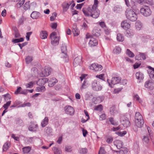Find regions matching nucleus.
I'll return each instance as SVG.
<instances>
[{"label":"nucleus","instance_id":"nucleus-1","mask_svg":"<svg viewBox=\"0 0 154 154\" xmlns=\"http://www.w3.org/2000/svg\"><path fill=\"white\" fill-rule=\"evenodd\" d=\"M91 8L90 7L87 8H83L82 10L83 13L86 16H91L94 18H97L100 14V11L98 10L95 11H91Z\"/></svg>","mask_w":154,"mask_h":154},{"label":"nucleus","instance_id":"nucleus-2","mask_svg":"<svg viewBox=\"0 0 154 154\" xmlns=\"http://www.w3.org/2000/svg\"><path fill=\"white\" fill-rule=\"evenodd\" d=\"M51 44L53 45H58L59 43L60 36L55 32H52L50 35Z\"/></svg>","mask_w":154,"mask_h":154},{"label":"nucleus","instance_id":"nucleus-3","mask_svg":"<svg viewBox=\"0 0 154 154\" xmlns=\"http://www.w3.org/2000/svg\"><path fill=\"white\" fill-rule=\"evenodd\" d=\"M126 16L128 19H137L138 14H136L131 10H127L125 11Z\"/></svg>","mask_w":154,"mask_h":154},{"label":"nucleus","instance_id":"nucleus-4","mask_svg":"<svg viewBox=\"0 0 154 154\" xmlns=\"http://www.w3.org/2000/svg\"><path fill=\"white\" fill-rule=\"evenodd\" d=\"M120 122L124 127L127 128L130 125V122L128 119L125 116H120Z\"/></svg>","mask_w":154,"mask_h":154},{"label":"nucleus","instance_id":"nucleus-5","mask_svg":"<svg viewBox=\"0 0 154 154\" xmlns=\"http://www.w3.org/2000/svg\"><path fill=\"white\" fill-rule=\"evenodd\" d=\"M140 12L144 16L148 17L151 15V11L148 6H144L140 9Z\"/></svg>","mask_w":154,"mask_h":154},{"label":"nucleus","instance_id":"nucleus-6","mask_svg":"<svg viewBox=\"0 0 154 154\" xmlns=\"http://www.w3.org/2000/svg\"><path fill=\"white\" fill-rule=\"evenodd\" d=\"M121 80V79L120 77H113L111 80L109 79H108L107 82L109 84V86L112 88L113 85L119 83L120 82Z\"/></svg>","mask_w":154,"mask_h":154},{"label":"nucleus","instance_id":"nucleus-7","mask_svg":"<svg viewBox=\"0 0 154 154\" xmlns=\"http://www.w3.org/2000/svg\"><path fill=\"white\" fill-rule=\"evenodd\" d=\"M89 69L96 71H98L101 70L103 69V67L100 65L94 63L91 65Z\"/></svg>","mask_w":154,"mask_h":154},{"label":"nucleus","instance_id":"nucleus-8","mask_svg":"<svg viewBox=\"0 0 154 154\" xmlns=\"http://www.w3.org/2000/svg\"><path fill=\"white\" fill-rule=\"evenodd\" d=\"M65 112L70 115H72L74 113L75 110L74 108L69 106H67L64 107Z\"/></svg>","mask_w":154,"mask_h":154},{"label":"nucleus","instance_id":"nucleus-9","mask_svg":"<svg viewBox=\"0 0 154 154\" xmlns=\"http://www.w3.org/2000/svg\"><path fill=\"white\" fill-rule=\"evenodd\" d=\"M52 70L49 67L45 66L43 71H42V74L40 75L42 76H48L51 72Z\"/></svg>","mask_w":154,"mask_h":154},{"label":"nucleus","instance_id":"nucleus-10","mask_svg":"<svg viewBox=\"0 0 154 154\" xmlns=\"http://www.w3.org/2000/svg\"><path fill=\"white\" fill-rule=\"evenodd\" d=\"M38 129V125L35 122H31L29 127V130L31 131H36Z\"/></svg>","mask_w":154,"mask_h":154},{"label":"nucleus","instance_id":"nucleus-11","mask_svg":"<svg viewBox=\"0 0 154 154\" xmlns=\"http://www.w3.org/2000/svg\"><path fill=\"white\" fill-rule=\"evenodd\" d=\"M145 86L150 90H152L154 88V83L151 81H147L145 82Z\"/></svg>","mask_w":154,"mask_h":154},{"label":"nucleus","instance_id":"nucleus-12","mask_svg":"<svg viewBox=\"0 0 154 154\" xmlns=\"http://www.w3.org/2000/svg\"><path fill=\"white\" fill-rule=\"evenodd\" d=\"M27 93V89L22 90L21 88L20 87H18L17 90L15 92V94H22L26 95V94Z\"/></svg>","mask_w":154,"mask_h":154},{"label":"nucleus","instance_id":"nucleus-13","mask_svg":"<svg viewBox=\"0 0 154 154\" xmlns=\"http://www.w3.org/2000/svg\"><path fill=\"white\" fill-rule=\"evenodd\" d=\"M31 17L33 19H36L40 18V13L36 11H33L31 14Z\"/></svg>","mask_w":154,"mask_h":154},{"label":"nucleus","instance_id":"nucleus-14","mask_svg":"<svg viewBox=\"0 0 154 154\" xmlns=\"http://www.w3.org/2000/svg\"><path fill=\"white\" fill-rule=\"evenodd\" d=\"M72 31L74 36H78L79 34L80 31L77 28L76 25L75 23L73 24Z\"/></svg>","mask_w":154,"mask_h":154},{"label":"nucleus","instance_id":"nucleus-15","mask_svg":"<svg viewBox=\"0 0 154 154\" xmlns=\"http://www.w3.org/2000/svg\"><path fill=\"white\" fill-rule=\"evenodd\" d=\"M122 27L125 29L127 30L130 27V24L128 22L127 20L123 21L121 24Z\"/></svg>","mask_w":154,"mask_h":154},{"label":"nucleus","instance_id":"nucleus-16","mask_svg":"<svg viewBox=\"0 0 154 154\" xmlns=\"http://www.w3.org/2000/svg\"><path fill=\"white\" fill-rule=\"evenodd\" d=\"M89 44L91 47L96 46L98 44L97 41L94 38L92 37L89 41Z\"/></svg>","mask_w":154,"mask_h":154},{"label":"nucleus","instance_id":"nucleus-17","mask_svg":"<svg viewBox=\"0 0 154 154\" xmlns=\"http://www.w3.org/2000/svg\"><path fill=\"white\" fill-rule=\"evenodd\" d=\"M92 87L94 90L96 91L100 90L102 89L101 86L100 85H98L95 82H94L92 83Z\"/></svg>","mask_w":154,"mask_h":154},{"label":"nucleus","instance_id":"nucleus-18","mask_svg":"<svg viewBox=\"0 0 154 154\" xmlns=\"http://www.w3.org/2000/svg\"><path fill=\"white\" fill-rule=\"evenodd\" d=\"M48 81V79L45 78H43L39 79L38 81L36 82L37 84L39 86L44 85Z\"/></svg>","mask_w":154,"mask_h":154},{"label":"nucleus","instance_id":"nucleus-19","mask_svg":"<svg viewBox=\"0 0 154 154\" xmlns=\"http://www.w3.org/2000/svg\"><path fill=\"white\" fill-rule=\"evenodd\" d=\"M114 143L118 149H120L122 148L123 143L121 140H116L114 142Z\"/></svg>","mask_w":154,"mask_h":154},{"label":"nucleus","instance_id":"nucleus-20","mask_svg":"<svg viewBox=\"0 0 154 154\" xmlns=\"http://www.w3.org/2000/svg\"><path fill=\"white\" fill-rule=\"evenodd\" d=\"M70 6V1L68 2H65L62 4L63 8V11L64 12L66 11L69 8Z\"/></svg>","mask_w":154,"mask_h":154},{"label":"nucleus","instance_id":"nucleus-21","mask_svg":"<svg viewBox=\"0 0 154 154\" xmlns=\"http://www.w3.org/2000/svg\"><path fill=\"white\" fill-rule=\"evenodd\" d=\"M143 143L148 145H151L150 140H149L148 136H144L143 139Z\"/></svg>","mask_w":154,"mask_h":154},{"label":"nucleus","instance_id":"nucleus-22","mask_svg":"<svg viewBox=\"0 0 154 154\" xmlns=\"http://www.w3.org/2000/svg\"><path fill=\"white\" fill-rule=\"evenodd\" d=\"M48 35V33L46 31L42 30L41 31L40 37L42 39H44L46 38Z\"/></svg>","mask_w":154,"mask_h":154},{"label":"nucleus","instance_id":"nucleus-23","mask_svg":"<svg viewBox=\"0 0 154 154\" xmlns=\"http://www.w3.org/2000/svg\"><path fill=\"white\" fill-rule=\"evenodd\" d=\"M109 112L112 115H115L118 112V111L116 109L115 106H112L110 108Z\"/></svg>","mask_w":154,"mask_h":154},{"label":"nucleus","instance_id":"nucleus-24","mask_svg":"<svg viewBox=\"0 0 154 154\" xmlns=\"http://www.w3.org/2000/svg\"><path fill=\"white\" fill-rule=\"evenodd\" d=\"M15 2H18L16 5V7L17 8H20L24 4L25 0H16Z\"/></svg>","mask_w":154,"mask_h":154},{"label":"nucleus","instance_id":"nucleus-25","mask_svg":"<svg viewBox=\"0 0 154 154\" xmlns=\"http://www.w3.org/2000/svg\"><path fill=\"white\" fill-rule=\"evenodd\" d=\"M61 50L62 53V54L64 55V57L66 58L67 57V48L66 47L65 45H63L61 48Z\"/></svg>","mask_w":154,"mask_h":154},{"label":"nucleus","instance_id":"nucleus-26","mask_svg":"<svg viewBox=\"0 0 154 154\" xmlns=\"http://www.w3.org/2000/svg\"><path fill=\"white\" fill-rule=\"evenodd\" d=\"M136 125L139 128H141L143 126L144 122L143 119H141L139 121H135Z\"/></svg>","mask_w":154,"mask_h":154},{"label":"nucleus","instance_id":"nucleus-27","mask_svg":"<svg viewBox=\"0 0 154 154\" xmlns=\"http://www.w3.org/2000/svg\"><path fill=\"white\" fill-rule=\"evenodd\" d=\"M135 121L143 119L142 116L139 112H136L135 116Z\"/></svg>","mask_w":154,"mask_h":154},{"label":"nucleus","instance_id":"nucleus-28","mask_svg":"<svg viewBox=\"0 0 154 154\" xmlns=\"http://www.w3.org/2000/svg\"><path fill=\"white\" fill-rule=\"evenodd\" d=\"M136 78L139 80H142L143 78V74L140 72H138L136 73Z\"/></svg>","mask_w":154,"mask_h":154},{"label":"nucleus","instance_id":"nucleus-29","mask_svg":"<svg viewBox=\"0 0 154 154\" xmlns=\"http://www.w3.org/2000/svg\"><path fill=\"white\" fill-rule=\"evenodd\" d=\"M151 70V71H148L149 75L150 78L153 81H154V69L153 68H152Z\"/></svg>","mask_w":154,"mask_h":154},{"label":"nucleus","instance_id":"nucleus-30","mask_svg":"<svg viewBox=\"0 0 154 154\" xmlns=\"http://www.w3.org/2000/svg\"><path fill=\"white\" fill-rule=\"evenodd\" d=\"M48 118L45 117L41 123V125L42 127L45 126L48 124Z\"/></svg>","mask_w":154,"mask_h":154},{"label":"nucleus","instance_id":"nucleus-31","mask_svg":"<svg viewBox=\"0 0 154 154\" xmlns=\"http://www.w3.org/2000/svg\"><path fill=\"white\" fill-rule=\"evenodd\" d=\"M119 152V154H128V149L126 148H122Z\"/></svg>","mask_w":154,"mask_h":154},{"label":"nucleus","instance_id":"nucleus-32","mask_svg":"<svg viewBox=\"0 0 154 154\" xmlns=\"http://www.w3.org/2000/svg\"><path fill=\"white\" fill-rule=\"evenodd\" d=\"M24 38H23L22 37L19 38L13 39L12 40V42L14 43H16L20 42H23L24 41Z\"/></svg>","mask_w":154,"mask_h":154},{"label":"nucleus","instance_id":"nucleus-33","mask_svg":"<svg viewBox=\"0 0 154 154\" xmlns=\"http://www.w3.org/2000/svg\"><path fill=\"white\" fill-rule=\"evenodd\" d=\"M10 146V143L9 142H6L3 146V150L6 151L8 150Z\"/></svg>","mask_w":154,"mask_h":154},{"label":"nucleus","instance_id":"nucleus-34","mask_svg":"<svg viewBox=\"0 0 154 154\" xmlns=\"http://www.w3.org/2000/svg\"><path fill=\"white\" fill-rule=\"evenodd\" d=\"M109 120L111 124L114 125H118V122H116L112 118H109Z\"/></svg>","mask_w":154,"mask_h":154},{"label":"nucleus","instance_id":"nucleus-35","mask_svg":"<svg viewBox=\"0 0 154 154\" xmlns=\"http://www.w3.org/2000/svg\"><path fill=\"white\" fill-rule=\"evenodd\" d=\"M35 90L37 92H43L45 90V88L44 86L37 87L36 88Z\"/></svg>","mask_w":154,"mask_h":154},{"label":"nucleus","instance_id":"nucleus-36","mask_svg":"<svg viewBox=\"0 0 154 154\" xmlns=\"http://www.w3.org/2000/svg\"><path fill=\"white\" fill-rule=\"evenodd\" d=\"M31 149V147L27 146L23 148V153H26L29 152Z\"/></svg>","mask_w":154,"mask_h":154},{"label":"nucleus","instance_id":"nucleus-37","mask_svg":"<svg viewBox=\"0 0 154 154\" xmlns=\"http://www.w3.org/2000/svg\"><path fill=\"white\" fill-rule=\"evenodd\" d=\"M123 89L122 87H120L115 88L112 92L113 94H117L120 93Z\"/></svg>","mask_w":154,"mask_h":154},{"label":"nucleus","instance_id":"nucleus-38","mask_svg":"<svg viewBox=\"0 0 154 154\" xmlns=\"http://www.w3.org/2000/svg\"><path fill=\"white\" fill-rule=\"evenodd\" d=\"M117 40L119 42H122L124 40V37L120 33L118 34L117 37Z\"/></svg>","mask_w":154,"mask_h":154},{"label":"nucleus","instance_id":"nucleus-39","mask_svg":"<svg viewBox=\"0 0 154 154\" xmlns=\"http://www.w3.org/2000/svg\"><path fill=\"white\" fill-rule=\"evenodd\" d=\"M30 1H28L26 2L24 5V9L26 10L30 8V6L29 5Z\"/></svg>","mask_w":154,"mask_h":154},{"label":"nucleus","instance_id":"nucleus-40","mask_svg":"<svg viewBox=\"0 0 154 154\" xmlns=\"http://www.w3.org/2000/svg\"><path fill=\"white\" fill-rule=\"evenodd\" d=\"M56 79H53L51 80H50L48 81V85L50 87H52L56 83Z\"/></svg>","mask_w":154,"mask_h":154},{"label":"nucleus","instance_id":"nucleus-41","mask_svg":"<svg viewBox=\"0 0 154 154\" xmlns=\"http://www.w3.org/2000/svg\"><path fill=\"white\" fill-rule=\"evenodd\" d=\"M133 97L134 100L138 101L139 103H141L142 102V100L140 98L138 95L137 94H134Z\"/></svg>","mask_w":154,"mask_h":154},{"label":"nucleus","instance_id":"nucleus-42","mask_svg":"<svg viewBox=\"0 0 154 154\" xmlns=\"http://www.w3.org/2000/svg\"><path fill=\"white\" fill-rule=\"evenodd\" d=\"M121 48L118 46L116 47L113 50V52L116 54H118L121 52Z\"/></svg>","mask_w":154,"mask_h":154},{"label":"nucleus","instance_id":"nucleus-43","mask_svg":"<svg viewBox=\"0 0 154 154\" xmlns=\"http://www.w3.org/2000/svg\"><path fill=\"white\" fill-rule=\"evenodd\" d=\"M123 129V127H122L121 125H119L117 127H113L112 128L111 130L113 131H116L119 130H122Z\"/></svg>","mask_w":154,"mask_h":154},{"label":"nucleus","instance_id":"nucleus-44","mask_svg":"<svg viewBox=\"0 0 154 154\" xmlns=\"http://www.w3.org/2000/svg\"><path fill=\"white\" fill-rule=\"evenodd\" d=\"M116 133L119 136L122 137L126 134L127 132L126 131H123L122 132L118 131L116 132Z\"/></svg>","mask_w":154,"mask_h":154},{"label":"nucleus","instance_id":"nucleus-45","mask_svg":"<svg viewBox=\"0 0 154 154\" xmlns=\"http://www.w3.org/2000/svg\"><path fill=\"white\" fill-rule=\"evenodd\" d=\"M82 59V57L81 56H79L76 57L74 60L73 63H78L81 61V60Z\"/></svg>","mask_w":154,"mask_h":154},{"label":"nucleus","instance_id":"nucleus-46","mask_svg":"<svg viewBox=\"0 0 154 154\" xmlns=\"http://www.w3.org/2000/svg\"><path fill=\"white\" fill-rule=\"evenodd\" d=\"M103 106L101 105H99L96 106L94 108V109L101 111L103 110Z\"/></svg>","mask_w":154,"mask_h":154},{"label":"nucleus","instance_id":"nucleus-47","mask_svg":"<svg viewBox=\"0 0 154 154\" xmlns=\"http://www.w3.org/2000/svg\"><path fill=\"white\" fill-rule=\"evenodd\" d=\"M126 53L130 57H133L134 56V54L128 49L127 50Z\"/></svg>","mask_w":154,"mask_h":154},{"label":"nucleus","instance_id":"nucleus-48","mask_svg":"<svg viewBox=\"0 0 154 154\" xmlns=\"http://www.w3.org/2000/svg\"><path fill=\"white\" fill-rule=\"evenodd\" d=\"M35 83L34 82H29V83L27 84L26 85V88H32L34 84Z\"/></svg>","mask_w":154,"mask_h":154},{"label":"nucleus","instance_id":"nucleus-49","mask_svg":"<svg viewBox=\"0 0 154 154\" xmlns=\"http://www.w3.org/2000/svg\"><path fill=\"white\" fill-rule=\"evenodd\" d=\"M32 60V58L31 56H28L26 58V61L27 63H30Z\"/></svg>","mask_w":154,"mask_h":154},{"label":"nucleus","instance_id":"nucleus-50","mask_svg":"<svg viewBox=\"0 0 154 154\" xmlns=\"http://www.w3.org/2000/svg\"><path fill=\"white\" fill-rule=\"evenodd\" d=\"M87 85L88 84L86 83V81L84 80L81 88V89L82 90L83 89H85L87 88Z\"/></svg>","mask_w":154,"mask_h":154},{"label":"nucleus","instance_id":"nucleus-51","mask_svg":"<svg viewBox=\"0 0 154 154\" xmlns=\"http://www.w3.org/2000/svg\"><path fill=\"white\" fill-rule=\"evenodd\" d=\"M98 153L99 154H105L106 152L103 147H100Z\"/></svg>","mask_w":154,"mask_h":154},{"label":"nucleus","instance_id":"nucleus-52","mask_svg":"<svg viewBox=\"0 0 154 154\" xmlns=\"http://www.w3.org/2000/svg\"><path fill=\"white\" fill-rule=\"evenodd\" d=\"M54 154H61V152L56 147L54 148Z\"/></svg>","mask_w":154,"mask_h":154},{"label":"nucleus","instance_id":"nucleus-53","mask_svg":"<svg viewBox=\"0 0 154 154\" xmlns=\"http://www.w3.org/2000/svg\"><path fill=\"white\" fill-rule=\"evenodd\" d=\"M104 74H102L99 75H97L96 76V77L99 78L100 79L103 80H105V78L104 77Z\"/></svg>","mask_w":154,"mask_h":154},{"label":"nucleus","instance_id":"nucleus-54","mask_svg":"<svg viewBox=\"0 0 154 154\" xmlns=\"http://www.w3.org/2000/svg\"><path fill=\"white\" fill-rule=\"evenodd\" d=\"M136 27L137 30H139L142 27V25L140 23L137 22L136 23Z\"/></svg>","mask_w":154,"mask_h":154},{"label":"nucleus","instance_id":"nucleus-55","mask_svg":"<svg viewBox=\"0 0 154 154\" xmlns=\"http://www.w3.org/2000/svg\"><path fill=\"white\" fill-rule=\"evenodd\" d=\"M11 103V101H9L6 103L3 106V107L5 109H7L9 106L10 105Z\"/></svg>","mask_w":154,"mask_h":154},{"label":"nucleus","instance_id":"nucleus-56","mask_svg":"<svg viewBox=\"0 0 154 154\" xmlns=\"http://www.w3.org/2000/svg\"><path fill=\"white\" fill-rule=\"evenodd\" d=\"M70 5H71L70 8L71 10H73V8L75 5V4L73 0L70 1Z\"/></svg>","mask_w":154,"mask_h":154},{"label":"nucleus","instance_id":"nucleus-57","mask_svg":"<svg viewBox=\"0 0 154 154\" xmlns=\"http://www.w3.org/2000/svg\"><path fill=\"white\" fill-rule=\"evenodd\" d=\"M87 152V149L86 148H82L79 150V152L82 154H84Z\"/></svg>","mask_w":154,"mask_h":154},{"label":"nucleus","instance_id":"nucleus-58","mask_svg":"<svg viewBox=\"0 0 154 154\" xmlns=\"http://www.w3.org/2000/svg\"><path fill=\"white\" fill-rule=\"evenodd\" d=\"M113 141V138L112 137H108L106 140V142L108 143H111Z\"/></svg>","mask_w":154,"mask_h":154},{"label":"nucleus","instance_id":"nucleus-59","mask_svg":"<svg viewBox=\"0 0 154 154\" xmlns=\"http://www.w3.org/2000/svg\"><path fill=\"white\" fill-rule=\"evenodd\" d=\"M91 11H97V10H98L97 8V6L93 5L92 6V8H91Z\"/></svg>","mask_w":154,"mask_h":154},{"label":"nucleus","instance_id":"nucleus-60","mask_svg":"<svg viewBox=\"0 0 154 154\" xmlns=\"http://www.w3.org/2000/svg\"><path fill=\"white\" fill-rule=\"evenodd\" d=\"M72 150V148L70 146H67L65 147V151L67 152H70Z\"/></svg>","mask_w":154,"mask_h":154},{"label":"nucleus","instance_id":"nucleus-61","mask_svg":"<svg viewBox=\"0 0 154 154\" xmlns=\"http://www.w3.org/2000/svg\"><path fill=\"white\" fill-rule=\"evenodd\" d=\"M106 115L105 114H103L100 116V120H102L105 119Z\"/></svg>","mask_w":154,"mask_h":154},{"label":"nucleus","instance_id":"nucleus-62","mask_svg":"<svg viewBox=\"0 0 154 154\" xmlns=\"http://www.w3.org/2000/svg\"><path fill=\"white\" fill-rule=\"evenodd\" d=\"M139 55L141 57V59L144 60L146 59V55L145 54L139 53Z\"/></svg>","mask_w":154,"mask_h":154},{"label":"nucleus","instance_id":"nucleus-63","mask_svg":"<svg viewBox=\"0 0 154 154\" xmlns=\"http://www.w3.org/2000/svg\"><path fill=\"white\" fill-rule=\"evenodd\" d=\"M82 131L83 136L84 137H86L87 134L88 133L87 131L86 130L84 129L83 128H82Z\"/></svg>","mask_w":154,"mask_h":154},{"label":"nucleus","instance_id":"nucleus-64","mask_svg":"<svg viewBox=\"0 0 154 154\" xmlns=\"http://www.w3.org/2000/svg\"><path fill=\"white\" fill-rule=\"evenodd\" d=\"M99 25L101 27L104 29L106 27L105 23L103 22H100L99 23Z\"/></svg>","mask_w":154,"mask_h":154}]
</instances>
